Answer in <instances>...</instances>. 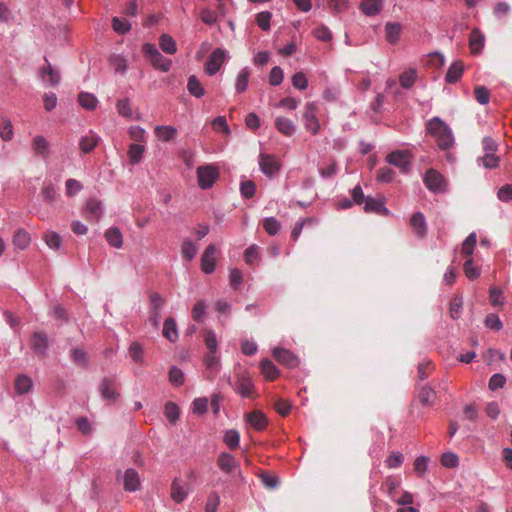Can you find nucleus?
<instances>
[{"mask_svg":"<svg viewBox=\"0 0 512 512\" xmlns=\"http://www.w3.org/2000/svg\"><path fill=\"white\" fill-rule=\"evenodd\" d=\"M423 183L434 194H442L447 191L446 180L436 169L430 168L425 172Z\"/></svg>","mask_w":512,"mask_h":512,"instance_id":"3","label":"nucleus"},{"mask_svg":"<svg viewBox=\"0 0 512 512\" xmlns=\"http://www.w3.org/2000/svg\"><path fill=\"white\" fill-rule=\"evenodd\" d=\"M164 415L170 423L175 424L180 418L179 406L172 401L166 402L164 406Z\"/></svg>","mask_w":512,"mask_h":512,"instance_id":"39","label":"nucleus"},{"mask_svg":"<svg viewBox=\"0 0 512 512\" xmlns=\"http://www.w3.org/2000/svg\"><path fill=\"white\" fill-rule=\"evenodd\" d=\"M484 34H470L469 46L473 54L479 53L484 46Z\"/></svg>","mask_w":512,"mask_h":512,"instance_id":"58","label":"nucleus"},{"mask_svg":"<svg viewBox=\"0 0 512 512\" xmlns=\"http://www.w3.org/2000/svg\"><path fill=\"white\" fill-rule=\"evenodd\" d=\"M244 419L256 431H262L268 425L267 417L260 410H254L252 412L245 413Z\"/></svg>","mask_w":512,"mask_h":512,"instance_id":"14","label":"nucleus"},{"mask_svg":"<svg viewBox=\"0 0 512 512\" xmlns=\"http://www.w3.org/2000/svg\"><path fill=\"white\" fill-rule=\"evenodd\" d=\"M363 210L365 213H374L385 217L391 214V211L385 206L384 197L381 199H376L372 196H368L367 201H365Z\"/></svg>","mask_w":512,"mask_h":512,"instance_id":"12","label":"nucleus"},{"mask_svg":"<svg viewBox=\"0 0 512 512\" xmlns=\"http://www.w3.org/2000/svg\"><path fill=\"white\" fill-rule=\"evenodd\" d=\"M159 46L161 50L167 54H175L177 51L176 41L170 34H161Z\"/></svg>","mask_w":512,"mask_h":512,"instance_id":"43","label":"nucleus"},{"mask_svg":"<svg viewBox=\"0 0 512 512\" xmlns=\"http://www.w3.org/2000/svg\"><path fill=\"white\" fill-rule=\"evenodd\" d=\"M105 238L111 247L119 249L123 246V236L118 227L109 228L105 232Z\"/></svg>","mask_w":512,"mask_h":512,"instance_id":"32","label":"nucleus"},{"mask_svg":"<svg viewBox=\"0 0 512 512\" xmlns=\"http://www.w3.org/2000/svg\"><path fill=\"white\" fill-rule=\"evenodd\" d=\"M70 358L74 364L82 368L89 366V358L87 353L78 347H74L70 350Z\"/></svg>","mask_w":512,"mask_h":512,"instance_id":"35","label":"nucleus"},{"mask_svg":"<svg viewBox=\"0 0 512 512\" xmlns=\"http://www.w3.org/2000/svg\"><path fill=\"white\" fill-rule=\"evenodd\" d=\"M208 399L206 397L195 398L192 402V412L195 415L201 416L207 413Z\"/></svg>","mask_w":512,"mask_h":512,"instance_id":"54","label":"nucleus"},{"mask_svg":"<svg viewBox=\"0 0 512 512\" xmlns=\"http://www.w3.org/2000/svg\"><path fill=\"white\" fill-rule=\"evenodd\" d=\"M291 80H292V85L296 89L301 90V91L307 89L308 84H309L308 78L301 71L294 73Z\"/></svg>","mask_w":512,"mask_h":512,"instance_id":"63","label":"nucleus"},{"mask_svg":"<svg viewBox=\"0 0 512 512\" xmlns=\"http://www.w3.org/2000/svg\"><path fill=\"white\" fill-rule=\"evenodd\" d=\"M272 355L279 364L284 365L290 369L296 368L300 364L299 357L292 351L285 348H274L272 351Z\"/></svg>","mask_w":512,"mask_h":512,"instance_id":"11","label":"nucleus"},{"mask_svg":"<svg viewBox=\"0 0 512 512\" xmlns=\"http://www.w3.org/2000/svg\"><path fill=\"white\" fill-rule=\"evenodd\" d=\"M108 63L117 74H124L127 71V59L123 54H111Z\"/></svg>","mask_w":512,"mask_h":512,"instance_id":"26","label":"nucleus"},{"mask_svg":"<svg viewBox=\"0 0 512 512\" xmlns=\"http://www.w3.org/2000/svg\"><path fill=\"white\" fill-rule=\"evenodd\" d=\"M156 132L158 137L164 142L173 140L177 135V129L174 126H157Z\"/></svg>","mask_w":512,"mask_h":512,"instance_id":"47","label":"nucleus"},{"mask_svg":"<svg viewBox=\"0 0 512 512\" xmlns=\"http://www.w3.org/2000/svg\"><path fill=\"white\" fill-rule=\"evenodd\" d=\"M489 301L492 306H503L505 303V297L500 288L492 286L489 288Z\"/></svg>","mask_w":512,"mask_h":512,"instance_id":"50","label":"nucleus"},{"mask_svg":"<svg viewBox=\"0 0 512 512\" xmlns=\"http://www.w3.org/2000/svg\"><path fill=\"white\" fill-rule=\"evenodd\" d=\"M163 336L170 342L175 343L178 340V329L176 321L173 317L165 319L163 324Z\"/></svg>","mask_w":512,"mask_h":512,"instance_id":"24","label":"nucleus"},{"mask_svg":"<svg viewBox=\"0 0 512 512\" xmlns=\"http://www.w3.org/2000/svg\"><path fill=\"white\" fill-rule=\"evenodd\" d=\"M276 129L285 136H292L296 131L293 121L286 117H277L275 120Z\"/></svg>","mask_w":512,"mask_h":512,"instance_id":"28","label":"nucleus"},{"mask_svg":"<svg viewBox=\"0 0 512 512\" xmlns=\"http://www.w3.org/2000/svg\"><path fill=\"white\" fill-rule=\"evenodd\" d=\"M410 225L418 238L422 239L427 235V223L422 212L417 211L412 214L410 218Z\"/></svg>","mask_w":512,"mask_h":512,"instance_id":"16","label":"nucleus"},{"mask_svg":"<svg viewBox=\"0 0 512 512\" xmlns=\"http://www.w3.org/2000/svg\"><path fill=\"white\" fill-rule=\"evenodd\" d=\"M97 145V138L94 136H83L80 139L79 147L83 153H90Z\"/></svg>","mask_w":512,"mask_h":512,"instance_id":"61","label":"nucleus"},{"mask_svg":"<svg viewBox=\"0 0 512 512\" xmlns=\"http://www.w3.org/2000/svg\"><path fill=\"white\" fill-rule=\"evenodd\" d=\"M251 71L248 67L241 69L236 77L235 90L237 93H243L248 88Z\"/></svg>","mask_w":512,"mask_h":512,"instance_id":"36","label":"nucleus"},{"mask_svg":"<svg viewBox=\"0 0 512 512\" xmlns=\"http://www.w3.org/2000/svg\"><path fill=\"white\" fill-rule=\"evenodd\" d=\"M223 442L230 448L236 449L240 443V433L236 429H228L224 432Z\"/></svg>","mask_w":512,"mask_h":512,"instance_id":"45","label":"nucleus"},{"mask_svg":"<svg viewBox=\"0 0 512 512\" xmlns=\"http://www.w3.org/2000/svg\"><path fill=\"white\" fill-rule=\"evenodd\" d=\"M386 161L395 167H398L402 173H408L410 171V153L407 150H395L389 153L386 157Z\"/></svg>","mask_w":512,"mask_h":512,"instance_id":"9","label":"nucleus"},{"mask_svg":"<svg viewBox=\"0 0 512 512\" xmlns=\"http://www.w3.org/2000/svg\"><path fill=\"white\" fill-rule=\"evenodd\" d=\"M259 168L265 176L274 178L281 170V163L272 154L260 153Z\"/></svg>","mask_w":512,"mask_h":512,"instance_id":"7","label":"nucleus"},{"mask_svg":"<svg viewBox=\"0 0 512 512\" xmlns=\"http://www.w3.org/2000/svg\"><path fill=\"white\" fill-rule=\"evenodd\" d=\"M463 270L465 273V276L469 280H475L480 276V269L474 265V261L472 258H469L464 262Z\"/></svg>","mask_w":512,"mask_h":512,"instance_id":"53","label":"nucleus"},{"mask_svg":"<svg viewBox=\"0 0 512 512\" xmlns=\"http://www.w3.org/2000/svg\"><path fill=\"white\" fill-rule=\"evenodd\" d=\"M58 188L53 184L52 182H44V185L41 190L43 201L46 204H52L55 202L56 198L58 197Z\"/></svg>","mask_w":512,"mask_h":512,"instance_id":"33","label":"nucleus"},{"mask_svg":"<svg viewBox=\"0 0 512 512\" xmlns=\"http://www.w3.org/2000/svg\"><path fill=\"white\" fill-rule=\"evenodd\" d=\"M31 350L40 358L48 355L50 347L49 337L45 331H35L30 336Z\"/></svg>","mask_w":512,"mask_h":512,"instance_id":"6","label":"nucleus"},{"mask_svg":"<svg viewBox=\"0 0 512 512\" xmlns=\"http://www.w3.org/2000/svg\"><path fill=\"white\" fill-rule=\"evenodd\" d=\"M141 486L140 476L136 469L127 468L123 474V488L128 492H135Z\"/></svg>","mask_w":512,"mask_h":512,"instance_id":"15","label":"nucleus"},{"mask_svg":"<svg viewBox=\"0 0 512 512\" xmlns=\"http://www.w3.org/2000/svg\"><path fill=\"white\" fill-rule=\"evenodd\" d=\"M181 253L187 262H191L197 254V246L190 239H185L181 245Z\"/></svg>","mask_w":512,"mask_h":512,"instance_id":"41","label":"nucleus"},{"mask_svg":"<svg viewBox=\"0 0 512 512\" xmlns=\"http://www.w3.org/2000/svg\"><path fill=\"white\" fill-rule=\"evenodd\" d=\"M168 378H169L170 383L175 387L182 386L185 381L183 371L175 365L171 366L169 373H168Z\"/></svg>","mask_w":512,"mask_h":512,"instance_id":"48","label":"nucleus"},{"mask_svg":"<svg viewBox=\"0 0 512 512\" xmlns=\"http://www.w3.org/2000/svg\"><path fill=\"white\" fill-rule=\"evenodd\" d=\"M440 462L446 468H456L459 465V457L456 453L447 451L441 455Z\"/></svg>","mask_w":512,"mask_h":512,"instance_id":"52","label":"nucleus"},{"mask_svg":"<svg viewBox=\"0 0 512 512\" xmlns=\"http://www.w3.org/2000/svg\"><path fill=\"white\" fill-rule=\"evenodd\" d=\"M143 347L139 342H132L129 347V355L136 363L143 362Z\"/></svg>","mask_w":512,"mask_h":512,"instance_id":"62","label":"nucleus"},{"mask_svg":"<svg viewBox=\"0 0 512 512\" xmlns=\"http://www.w3.org/2000/svg\"><path fill=\"white\" fill-rule=\"evenodd\" d=\"M497 198L501 202H511L512 201V184H504L497 191Z\"/></svg>","mask_w":512,"mask_h":512,"instance_id":"64","label":"nucleus"},{"mask_svg":"<svg viewBox=\"0 0 512 512\" xmlns=\"http://www.w3.org/2000/svg\"><path fill=\"white\" fill-rule=\"evenodd\" d=\"M464 73V65L461 60H456L451 63L446 74L445 82L447 84H455L462 78Z\"/></svg>","mask_w":512,"mask_h":512,"instance_id":"19","label":"nucleus"},{"mask_svg":"<svg viewBox=\"0 0 512 512\" xmlns=\"http://www.w3.org/2000/svg\"><path fill=\"white\" fill-rule=\"evenodd\" d=\"M476 243H477L476 233L472 232L466 237V239L464 240V242L462 244V253L467 256H471L474 252Z\"/></svg>","mask_w":512,"mask_h":512,"instance_id":"59","label":"nucleus"},{"mask_svg":"<svg viewBox=\"0 0 512 512\" xmlns=\"http://www.w3.org/2000/svg\"><path fill=\"white\" fill-rule=\"evenodd\" d=\"M171 499L175 503H182L188 496V490L182 483V480L179 478H174L171 484Z\"/></svg>","mask_w":512,"mask_h":512,"instance_id":"20","label":"nucleus"},{"mask_svg":"<svg viewBox=\"0 0 512 512\" xmlns=\"http://www.w3.org/2000/svg\"><path fill=\"white\" fill-rule=\"evenodd\" d=\"M271 18H272V14L271 12L269 11H262L258 14H256V23L258 25V27L263 30V31H267L270 29V21H271Z\"/></svg>","mask_w":512,"mask_h":512,"instance_id":"60","label":"nucleus"},{"mask_svg":"<svg viewBox=\"0 0 512 512\" xmlns=\"http://www.w3.org/2000/svg\"><path fill=\"white\" fill-rule=\"evenodd\" d=\"M116 109L119 115L125 118H132L133 112L129 98L119 99L116 102Z\"/></svg>","mask_w":512,"mask_h":512,"instance_id":"51","label":"nucleus"},{"mask_svg":"<svg viewBox=\"0 0 512 512\" xmlns=\"http://www.w3.org/2000/svg\"><path fill=\"white\" fill-rule=\"evenodd\" d=\"M317 106L314 102H308L305 105L303 114L304 126L312 135H316L320 130V123L316 116Z\"/></svg>","mask_w":512,"mask_h":512,"instance_id":"10","label":"nucleus"},{"mask_svg":"<svg viewBox=\"0 0 512 512\" xmlns=\"http://www.w3.org/2000/svg\"><path fill=\"white\" fill-rule=\"evenodd\" d=\"M104 212L102 202L96 198H89L86 202L85 214L90 220L98 221Z\"/></svg>","mask_w":512,"mask_h":512,"instance_id":"17","label":"nucleus"},{"mask_svg":"<svg viewBox=\"0 0 512 512\" xmlns=\"http://www.w3.org/2000/svg\"><path fill=\"white\" fill-rule=\"evenodd\" d=\"M142 52L146 58L151 62L154 69L161 72H168L172 66V61L164 57L153 43H144L142 45Z\"/></svg>","mask_w":512,"mask_h":512,"instance_id":"2","label":"nucleus"},{"mask_svg":"<svg viewBox=\"0 0 512 512\" xmlns=\"http://www.w3.org/2000/svg\"><path fill=\"white\" fill-rule=\"evenodd\" d=\"M227 58V51L223 48H216L208 57L204 70L208 76L215 75Z\"/></svg>","mask_w":512,"mask_h":512,"instance_id":"8","label":"nucleus"},{"mask_svg":"<svg viewBox=\"0 0 512 512\" xmlns=\"http://www.w3.org/2000/svg\"><path fill=\"white\" fill-rule=\"evenodd\" d=\"M260 370L264 377L269 381H273L279 376V369L269 358L261 360Z\"/></svg>","mask_w":512,"mask_h":512,"instance_id":"27","label":"nucleus"},{"mask_svg":"<svg viewBox=\"0 0 512 512\" xmlns=\"http://www.w3.org/2000/svg\"><path fill=\"white\" fill-rule=\"evenodd\" d=\"M44 61L46 66L40 69V76L45 80L46 76H48V81L51 86H57L61 81L60 73L57 69L52 68L47 56H44Z\"/></svg>","mask_w":512,"mask_h":512,"instance_id":"21","label":"nucleus"},{"mask_svg":"<svg viewBox=\"0 0 512 512\" xmlns=\"http://www.w3.org/2000/svg\"><path fill=\"white\" fill-rule=\"evenodd\" d=\"M484 324L488 329L495 331V332L500 331L503 327V323H502L500 317L494 313H490V314L486 315Z\"/></svg>","mask_w":512,"mask_h":512,"instance_id":"56","label":"nucleus"},{"mask_svg":"<svg viewBox=\"0 0 512 512\" xmlns=\"http://www.w3.org/2000/svg\"><path fill=\"white\" fill-rule=\"evenodd\" d=\"M263 228L268 235L275 236L281 231V222L276 217H266L263 220Z\"/></svg>","mask_w":512,"mask_h":512,"instance_id":"40","label":"nucleus"},{"mask_svg":"<svg viewBox=\"0 0 512 512\" xmlns=\"http://www.w3.org/2000/svg\"><path fill=\"white\" fill-rule=\"evenodd\" d=\"M32 379L26 374H19L15 378L14 388L18 395H25L32 389Z\"/></svg>","mask_w":512,"mask_h":512,"instance_id":"25","label":"nucleus"},{"mask_svg":"<svg viewBox=\"0 0 512 512\" xmlns=\"http://www.w3.org/2000/svg\"><path fill=\"white\" fill-rule=\"evenodd\" d=\"M98 390L102 400L109 403L116 401L120 397L115 375L104 377L99 384Z\"/></svg>","mask_w":512,"mask_h":512,"instance_id":"5","label":"nucleus"},{"mask_svg":"<svg viewBox=\"0 0 512 512\" xmlns=\"http://www.w3.org/2000/svg\"><path fill=\"white\" fill-rule=\"evenodd\" d=\"M204 342L209 353L215 354L218 349V341L216 333L213 330H206L204 334Z\"/></svg>","mask_w":512,"mask_h":512,"instance_id":"55","label":"nucleus"},{"mask_svg":"<svg viewBox=\"0 0 512 512\" xmlns=\"http://www.w3.org/2000/svg\"><path fill=\"white\" fill-rule=\"evenodd\" d=\"M198 185L201 189H210L219 178V170L212 164L199 166L196 170Z\"/></svg>","mask_w":512,"mask_h":512,"instance_id":"4","label":"nucleus"},{"mask_svg":"<svg viewBox=\"0 0 512 512\" xmlns=\"http://www.w3.org/2000/svg\"><path fill=\"white\" fill-rule=\"evenodd\" d=\"M240 193L244 199L254 197L256 193V184L252 180L242 181L240 184Z\"/></svg>","mask_w":512,"mask_h":512,"instance_id":"57","label":"nucleus"},{"mask_svg":"<svg viewBox=\"0 0 512 512\" xmlns=\"http://www.w3.org/2000/svg\"><path fill=\"white\" fill-rule=\"evenodd\" d=\"M32 148L35 154L40 155L43 158H47L49 155V143L42 135H36L33 138Z\"/></svg>","mask_w":512,"mask_h":512,"instance_id":"30","label":"nucleus"},{"mask_svg":"<svg viewBox=\"0 0 512 512\" xmlns=\"http://www.w3.org/2000/svg\"><path fill=\"white\" fill-rule=\"evenodd\" d=\"M187 90L195 98H201L205 95V89L195 75H190L187 81Z\"/></svg>","mask_w":512,"mask_h":512,"instance_id":"34","label":"nucleus"},{"mask_svg":"<svg viewBox=\"0 0 512 512\" xmlns=\"http://www.w3.org/2000/svg\"><path fill=\"white\" fill-rule=\"evenodd\" d=\"M477 162L486 169H495L499 166L500 158L495 153H485L477 158Z\"/></svg>","mask_w":512,"mask_h":512,"instance_id":"46","label":"nucleus"},{"mask_svg":"<svg viewBox=\"0 0 512 512\" xmlns=\"http://www.w3.org/2000/svg\"><path fill=\"white\" fill-rule=\"evenodd\" d=\"M78 102L81 107L88 111H92L97 107L98 99L97 97L88 92H81L78 96Z\"/></svg>","mask_w":512,"mask_h":512,"instance_id":"38","label":"nucleus"},{"mask_svg":"<svg viewBox=\"0 0 512 512\" xmlns=\"http://www.w3.org/2000/svg\"><path fill=\"white\" fill-rule=\"evenodd\" d=\"M144 150L145 148L143 145L137 143L130 144L128 149V156L132 165H136L141 162Z\"/></svg>","mask_w":512,"mask_h":512,"instance_id":"44","label":"nucleus"},{"mask_svg":"<svg viewBox=\"0 0 512 512\" xmlns=\"http://www.w3.org/2000/svg\"><path fill=\"white\" fill-rule=\"evenodd\" d=\"M12 122L8 118H0V137L4 141H9L13 138Z\"/></svg>","mask_w":512,"mask_h":512,"instance_id":"49","label":"nucleus"},{"mask_svg":"<svg viewBox=\"0 0 512 512\" xmlns=\"http://www.w3.org/2000/svg\"><path fill=\"white\" fill-rule=\"evenodd\" d=\"M426 130L429 135L436 139L440 150H449L454 145V136L449 125L439 116H434L426 123Z\"/></svg>","mask_w":512,"mask_h":512,"instance_id":"1","label":"nucleus"},{"mask_svg":"<svg viewBox=\"0 0 512 512\" xmlns=\"http://www.w3.org/2000/svg\"><path fill=\"white\" fill-rule=\"evenodd\" d=\"M253 387L254 385L252 380L247 376H242L237 379L234 390L241 397L248 398L251 396Z\"/></svg>","mask_w":512,"mask_h":512,"instance_id":"23","label":"nucleus"},{"mask_svg":"<svg viewBox=\"0 0 512 512\" xmlns=\"http://www.w3.org/2000/svg\"><path fill=\"white\" fill-rule=\"evenodd\" d=\"M418 78V71L416 68L409 67L399 75V83L405 90L411 89Z\"/></svg>","mask_w":512,"mask_h":512,"instance_id":"22","label":"nucleus"},{"mask_svg":"<svg viewBox=\"0 0 512 512\" xmlns=\"http://www.w3.org/2000/svg\"><path fill=\"white\" fill-rule=\"evenodd\" d=\"M418 398L423 406H431L436 399V392L430 385L426 384L421 387Z\"/></svg>","mask_w":512,"mask_h":512,"instance_id":"37","label":"nucleus"},{"mask_svg":"<svg viewBox=\"0 0 512 512\" xmlns=\"http://www.w3.org/2000/svg\"><path fill=\"white\" fill-rule=\"evenodd\" d=\"M218 467L227 474H232L239 467V463L234 456L228 452H221L217 459Z\"/></svg>","mask_w":512,"mask_h":512,"instance_id":"18","label":"nucleus"},{"mask_svg":"<svg viewBox=\"0 0 512 512\" xmlns=\"http://www.w3.org/2000/svg\"><path fill=\"white\" fill-rule=\"evenodd\" d=\"M13 245L19 250H25L30 242V234L23 228H19L15 231L12 239Z\"/></svg>","mask_w":512,"mask_h":512,"instance_id":"29","label":"nucleus"},{"mask_svg":"<svg viewBox=\"0 0 512 512\" xmlns=\"http://www.w3.org/2000/svg\"><path fill=\"white\" fill-rule=\"evenodd\" d=\"M382 0H362L360 10L366 16H374L382 9Z\"/></svg>","mask_w":512,"mask_h":512,"instance_id":"31","label":"nucleus"},{"mask_svg":"<svg viewBox=\"0 0 512 512\" xmlns=\"http://www.w3.org/2000/svg\"><path fill=\"white\" fill-rule=\"evenodd\" d=\"M43 240L46 245L53 250H59L62 245V238L59 233L55 231H47L43 234Z\"/></svg>","mask_w":512,"mask_h":512,"instance_id":"42","label":"nucleus"},{"mask_svg":"<svg viewBox=\"0 0 512 512\" xmlns=\"http://www.w3.org/2000/svg\"><path fill=\"white\" fill-rule=\"evenodd\" d=\"M216 252V246L209 244L201 256V270L205 274H212L215 270V259L214 254Z\"/></svg>","mask_w":512,"mask_h":512,"instance_id":"13","label":"nucleus"}]
</instances>
